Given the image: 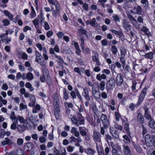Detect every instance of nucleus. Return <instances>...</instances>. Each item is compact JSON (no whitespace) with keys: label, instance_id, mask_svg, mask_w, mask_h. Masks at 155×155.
<instances>
[{"label":"nucleus","instance_id":"nucleus-57","mask_svg":"<svg viewBox=\"0 0 155 155\" xmlns=\"http://www.w3.org/2000/svg\"><path fill=\"white\" fill-rule=\"evenodd\" d=\"M44 136H41L39 137V141L41 143H44L46 142V138Z\"/></svg>","mask_w":155,"mask_h":155},{"label":"nucleus","instance_id":"nucleus-4","mask_svg":"<svg viewBox=\"0 0 155 155\" xmlns=\"http://www.w3.org/2000/svg\"><path fill=\"white\" fill-rule=\"evenodd\" d=\"M147 89L148 87H145L142 89L139 97L138 101L136 104L137 106H139L143 100L144 97L146 95L147 91Z\"/></svg>","mask_w":155,"mask_h":155},{"label":"nucleus","instance_id":"nucleus-51","mask_svg":"<svg viewBox=\"0 0 155 155\" xmlns=\"http://www.w3.org/2000/svg\"><path fill=\"white\" fill-rule=\"evenodd\" d=\"M111 146L113 148L112 150V153L113 155H116V154L118 153L117 150L115 149L116 147L114 145H112V144H111Z\"/></svg>","mask_w":155,"mask_h":155},{"label":"nucleus","instance_id":"nucleus-17","mask_svg":"<svg viewBox=\"0 0 155 155\" xmlns=\"http://www.w3.org/2000/svg\"><path fill=\"white\" fill-rule=\"evenodd\" d=\"M13 143L12 141L8 137L5 138V140L2 141L1 142V144L3 146L7 145L9 146L12 145Z\"/></svg>","mask_w":155,"mask_h":155},{"label":"nucleus","instance_id":"nucleus-37","mask_svg":"<svg viewBox=\"0 0 155 155\" xmlns=\"http://www.w3.org/2000/svg\"><path fill=\"white\" fill-rule=\"evenodd\" d=\"M153 53L152 52H150L147 54H146L144 55L145 58H147L150 59H152L153 58Z\"/></svg>","mask_w":155,"mask_h":155},{"label":"nucleus","instance_id":"nucleus-14","mask_svg":"<svg viewBox=\"0 0 155 155\" xmlns=\"http://www.w3.org/2000/svg\"><path fill=\"white\" fill-rule=\"evenodd\" d=\"M82 95L86 100H90V98L88 90L87 87H85L84 88L83 92L82 93Z\"/></svg>","mask_w":155,"mask_h":155},{"label":"nucleus","instance_id":"nucleus-34","mask_svg":"<svg viewBox=\"0 0 155 155\" xmlns=\"http://www.w3.org/2000/svg\"><path fill=\"white\" fill-rule=\"evenodd\" d=\"M63 98L67 100L68 99V94L67 92V90L66 88H64L63 90Z\"/></svg>","mask_w":155,"mask_h":155},{"label":"nucleus","instance_id":"nucleus-38","mask_svg":"<svg viewBox=\"0 0 155 155\" xmlns=\"http://www.w3.org/2000/svg\"><path fill=\"white\" fill-rule=\"evenodd\" d=\"M148 123V125L150 127L155 129V122L152 119L150 120Z\"/></svg>","mask_w":155,"mask_h":155},{"label":"nucleus","instance_id":"nucleus-29","mask_svg":"<svg viewBox=\"0 0 155 155\" xmlns=\"http://www.w3.org/2000/svg\"><path fill=\"white\" fill-rule=\"evenodd\" d=\"M107 78V76L104 74H102L101 75L100 74H97L96 75V78L98 80L101 81L102 79H105Z\"/></svg>","mask_w":155,"mask_h":155},{"label":"nucleus","instance_id":"nucleus-30","mask_svg":"<svg viewBox=\"0 0 155 155\" xmlns=\"http://www.w3.org/2000/svg\"><path fill=\"white\" fill-rule=\"evenodd\" d=\"M111 50L112 53L114 55L116 56L117 55V53L118 51V50L117 47L115 45H113L111 47Z\"/></svg>","mask_w":155,"mask_h":155},{"label":"nucleus","instance_id":"nucleus-9","mask_svg":"<svg viewBox=\"0 0 155 155\" xmlns=\"http://www.w3.org/2000/svg\"><path fill=\"white\" fill-rule=\"evenodd\" d=\"M49 52L51 54L53 55L58 60L57 61L60 64L64 63L66 65L67 64L66 63H64L63 58L61 56H58L55 53L53 48H50Z\"/></svg>","mask_w":155,"mask_h":155},{"label":"nucleus","instance_id":"nucleus-49","mask_svg":"<svg viewBox=\"0 0 155 155\" xmlns=\"http://www.w3.org/2000/svg\"><path fill=\"white\" fill-rule=\"evenodd\" d=\"M3 23V25L4 26H7L10 24V22L9 20L7 19H3L2 21Z\"/></svg>","mask_w":155,"mask_h":155},{"label":"nucleus","instance_id":"nucleus-33","mask_svg":"<svg viewBox=\"0 0 155 155\" xmlns=\"http://www.w3.org/2000/svg\"><path fill=\"white\" fill-rule=\"evenodd\" d=\"M120 57H124L127 53V51L125 48L124 47L121 48L120 49Z\"/></svg>","mask_w":155,"mask_h":155},{"label":"nucleus","instance_id":"nucleus-53","mask_svg":"<svg viewBox=\"0 0 155 155\" xmlns=\"http://www.w3.org/2000/svg\"><path fill=\"white\" fill-rule=\"evenodd\" d=\"M113 20L115 22L120 21V17L117 15H114L112 16Z\"/></svg>","mask_w":155,"mask_h":155},{"label":"nucleus","instance_id":"nucleus-48","mask_svg":"<svg viewBox=\"0 0 155 155\" xmlns=\"http://www.w3.org/2000/svg\"><path fill=\"white\" fill-rule=\"evenodd\" d=\"M141 3L144 7H147L149 6V3L147 0H141Z\"/></svg>","mask_w":155,"mask_h":155},{"label":"nucleus","instance_id":"nucleus-47","mask_svg":"<svg viewBox=\"0 0 155 155\" xmlns=\"http://www.w3.org/2000/svg\"><path fill=\"white\" fill-rule=\"evenodd\" d=\"M16 155H25L24 154V152L21 149H18L16 152Z\"/></svg>","mask_w":155,"mask_h":155},{"label":"nucleus","instance_id":"nucleus-26","mask_svg":"<svg viewBox=\"0 0 155 155\" xmlns=\"http://www.w3.org/2000/svg\"><path fill=\"white\" fill-rule=\"evenodd\" d=\"M39 20L37 18H36L34 20L32 21L33 23L36 30L38 29V28H39Z\"/></svg>","mask_w":155,"mask_h":155},{"label":"nucleus","instance_id":"nucleus-42","mask_svg":"<svg viewBox=\"0 0 155 155\" xmlns=\"http://www.w3.org/2000/svg\"><path fill=\"white\" fill-rule=\"evenodd\" d=\"M124 57H120V61L121 63L122 66L124 68L125 67L126 64L125 60L124 59Z\"/></svg>","mask_w":155,"mask_h":155},{"label":"nucleus","instance_id":"nucleus-19","mask_svg":"<svg viewBox=\"0 0 155 155\" xmlns=\"http://www.w3.org/2000/svg\"><path fill=\"white\" fill-rule=\"evenodd\" d=\"M123 147L124 153L125 155H132L128 146L124 145L123 146Z\"/></svg>","mask_w":155,"mask_h":155},{"label":"nucleus","instance_id":"nucleus-10","mask_svg":"<svg viewBox=\"0 0 155 155\" xmlns=\"http://www.w3.org/2000/svg\"><path fill=\"white\" fill-rule=\"evenodd\" d=\"M123 28L127 31H130L131 29V25L129 21L125 19H124L122 23Z\"/></svg>","mask_w":155,"mask_h":155},{"label":"nucleus","instance_id":"nucleus-60","mask_svg":"<svg viewBox=\"0 0 155 155\" xmlns=\"http://www.w3.org/2000/svg\"><path fill=\"white\" fill-rule=\"evenodd\" d=\"M52 15L54 17H56L58 15L60 14V12H58V11L55 10H53L52 11Z\"/></svg>","mask_w":155,"mask_h":155},{"label":"nucleus","instance_id":"nucleus-52","mask_svg":"<svg viewBox=\"0 0 155 155\" xmlns=\"http://www.w3.org/2000/svg\"><path fill=\"white\" fill-rule=\"evenodd\" d=\"M46 80L47 84L49 85H51V78L49 74H47V78H46Z\"/></svg>","mask_w":155,"mask_h":155},{"label":"nucleus","instance_id":"nucleus-16","mask_svg":"<svg viewBox=\"0 0 155 155\" xmlns=\"http://www.w3.org/2000/svg\"><path fill=\"white\" fill-rule=\"evenodd\" d=\"M53 99L54 103L55 105H59L60 104V101L58 95L56 93H54L53 95Z\"/></svg>","mask_w":155,"mask_h":155},{"label":"nucleus","instance_id":"nucleus-58","mask_svg":"<svg viewBox=\"0 0 155 155\" xmlns=\"http://www.w3.org/2000/svg\"><path fill=\"white\" fill-rule=\"evenodd\" d=\"M115 128L117 129L118 130H120V131L122 130V127L120 125H118L117 124H114Z\"/></svg>","mask_w":155,"mask_h":155},{"label":"nucleus","instance_id":"nucleus-56","mask_svg":"<svg viewBox=\"0 0 155 155\" xmlns=\"http://www.w3.org/2000/svg\"><path fill=\"white\" fill-rule=\"evenodd\" d=\"M75 91H72L70 93V95L73 99L76 98V92H75Z\"/></svg>","mask_w":155,"mask_h":155},{"label":"nucleus","instance_id":"nucleus-25","mask_svg":"<svg viewBox=\"0 0 155 155\" xmlns=\"http://www.w3.org/2000/svg\"><path fill=\"white\" fill-rule=\"evenodd\" d=\"M110 31L113 33L115 34L116 35H118L120 36L121 37H123L124 35V34L121 31L119 30L117 31L115 30L112 29L110 30Z\"/></svg>","mask_w":155,"mask_h":155},{"label":"nucleus","instance_id":"nucleus-2","mask_svg":"<svg viewBox=\"0 0 155 155\" xmlns=\"http://www.w3.org/2000/svg\"><path fill=\"white\" fill-rule=\"evenodd\" d=\"M101 120L103 125V126L101 127L100 132L103 135L105 134V130L108 128L109 126V121L108 120L106 115L102 114L101 117Z\"/></svg>","mask_w":155,"mask_h":155},{"label":"nucleus","instance_id":"nucleus-36","mask_svg":"<svg viewBox=\"0 0 155 155\" xmlns=\"http://www.w3.org/2000/svg\"><path fill=\"white\" fill-rule=\"evenodd\" d=\"M105 82L104 81H102L100 83V87L99 88L101 91L104 90L105 88Z\"/></svg>","mask_w":155,"mask_h":155},{"label":"nucleus","instance_id":"nucleus-32","mask_svg":"<svg viewBox=\"0 0 155 155\" xmlns=\"http://www.w3.org/2000/svg\"><path fill=\"white\" fill-rule=\"evenodd\" d=\"M133 145L137 151L139 153H142V150L139 145L135 143L134 142H133Z\"/></svg>","mask_w":155,"mask_h":155},{"label":"nucleus","instance_id":"nucleus-64","mask_svg":"<svg viewBox=\"0 0 155 155\" xmlns=\"http://www.w3.org/2000/svg\"><path fill=\"white\" fill-rule=\"evenodd\" d=\"M121 119L122 120V123L124 125L128 124V119L125 117H124L123 118H122Z\"/></svg>","mask_w":155,"mask_h":155},{"label":"nucleus","instance_id":"nucleus-8","mask_svg":"<svg viewBox=\"0 0 155 155\" xmlns=\"http://www.w3.org/2000/svg\"><path fill=\"white\" fill-rule=\"evenodd\" d=\"M127 16L132 24L136 28H139L140 25L132 15L131 14H127Z\"/></svg>","mask_w":155,"mask_h":155},{"label":"nucleus","instance_id":"nucleus-46","mask_svg":"<svg viewBox=\"0 0 155 155\" xmlns=\"http://www.w3.org/2000/svg\"><path fill=\"white\" fill-rule=\"evenodd\" d=\"M124 128L125 130L127 132V134H128L129 135H130V132L129 130V124H124Z\"/></svg>","mask_w":155,"mask_h":155},{"label":"nucleus","instance_id":"nucleus-11","mask_svg":"<svg viewBox=\"0 0 155 155\" xmlns=\"http://www.w3.org/2000/svg\"><path fill=\"white\" fill-rule=\"evenodd\" d=\"M143 109L144 110V116L145 118L148 120H151L152 117L149 108L147 106H145Z\"/></svg>","mask_w":155,"mask_h":155},{"label":"nucleus","instance_id":"nucleus-27","mask_svg":"<svg viewBox=\"0 0 155 155\" xmlns=\"http://www.w3.org/2000/svg\"><path fill=\"white\" fill-rule=\"evenodd\" d=\"M4 13L6 16L8 17L10 20L12 21L13 20V15L10 12L5 10L4 11Z\"/></svg>","mask_w":155,"mask_h":155},{"label":"nucleus","instance_id":"nucleus-55","mask_svg":"<svg viewBox=\"0 0 155 155\" xmlns=\"http://www.w3.org/2000/svg\"><path fill=\"white\" fill-rule=\"evenodd\" d=\"M69 141L70 143L76 142V138L74 136H71L69 139Z\"/></svg>","mask_w":155,"mask_h":155},{"label":"nucleus","instance_id":"nucleus-24","mask_svg":"<svg viewBox=\"0 0 155 155\" xmlns=\"http://www.w3.org/2000/svg\"><path fill=\"white\" fill-rule=\"evenodd\" d=\"M41 109V107L38 104L35 105L32 110V112L33 113H36L39 112Z\"/></svg>","mask_w":155,"mask_h":155},{"label":"nucleus","instance_id":"nucleus-1","mask_svg":"<svg viewBox=\"0 0 155 155\" xmlns=\"http://www.w3.org/2000/svg\"><path fill=\"white\" fill-rule=\"evenodd\" d=\"M10 118L13 122V123L11 126V129L12 130H14L16 129V125L18 124V120L21 124L24 123L25 121L24 118L23 117L19 115L16 116L14 112L13 111L11 112Z\"/></svg>","mask_w":155,"mask_h":155},{"label":"nucleus","instance_id":"nucleus-54","mask_svg":"<svg viewBox=\"0 0 155 155\" xmlns=\"http://www.w3.org/2000/svg\"><path fill=\"white\" fill-rule=\"evenodd\" d=\"M29 99L31 102H36V99L35 96L33 94H31L30 95Z\"/></svg>","mask_w":155,"mask_h":155},{"label":"nucleus","instance_id":"nucleus-18","mask_svg":"<svg viewBox=\"0 0 155 155\" xmlns=\"http://www.w3.org/2000/svg\"><path fill=\"white\" fill-rule=\"evenodd\" d=\"M137 121L139 124H142L144 121V118L142 114L140 113H139L137 115Z\"/></svg>","mask_w":155,"mask_h":155},{"label":"nucleus","instance_id":"nucleus-3","mask_svg":"<svg viewBox=\"0 0 155 155\" xmlns=\"http://www.w3.org/2000/svg\"><path fill=\"white\" fill-rule=\"evenodd\" d=\"M78 118L75 116H74L71 118V120L73 124L78 126L79 125L84 124V119L81 114L78 113L77 114Z\"/></svg>","mask_w":155,"mask_h":155},{"label":"nucleus","instance_id":"nucleus-41","mask_svg":"<svg viewBox=\"0 0 155 155\" xmlns=\"http://www.w3.org/2000/svg\"><path fill=\"white\" fill-rule=\"evenodd\" d=\"M52 5H55V7L56 10L58 11V12H60V5L58 1L54 2V4Z\"/></svg>","mask_w":155,"mask_h":155},{"label":"nucleus","instance_id":"nucleus-40","mask_svg":"<svg viewBox=\"0 0 155 155\" xmlns=\"http://www.w3.org/2000/svg\"><path fill=\"white\" fill-rule=\"evenodd\" d=\"M79 32L81 34L86 35V36L87 37V31L86 30L84 29L83 28L79 29L78 30Z\"/></svg>","mask_w":155,"mask_h":155},{"label":"nucleus","instance_id":"nucleus-35","mask_svg":"<svg viewBox=\"0 0 155 155\" xmlns=\"http://www.w3.org/2000/svg\"><path fill=\"white\" fill-rule=\"evenodd\" d=\"M33 75L32 73L31 72H28L27 73L26 79H27L28 81H31L33 80Z\"/></svg>","mask_w":155,"mask_h":155},{"label":"nucleus","instance_id":"nucleus-45","mask_svg":"<svg viewBox=\"0 0 155 155\" xmlns=\"http://www.w3.org/2000/svg\"><path fill=\"white\" fill-rule=\"evenodd\" d=\"M92 60L94 62L99 59L98 54L96 53L95 52L94 54V55L92 56Z\"/></svg>","mask_w":155,"mask_h":155},{"label":"nucleus","instance_id":"nucleus-5","mask_svg":"<svg viewBox=\"0 0 155 155\" xmlns=\"http://www.w3.org/2000/svg\"><path fill=\"white\" fill-rule=\"evenodd\" d=\"M116 82L114 79L111 78L106 83V88L108 90H112L115 86Z\"/></svg>","mask_w":155,"mask_h":155},{"label":"nucleus","instance_id":"nucleus-6","mask_svg":"<svg viewBox=\"0 0 155 155\" xmlns=\"http://www.w3.org/2000/svg\"><path fill=\"white\" fill-rule=\"evenodd\" d=\"M146 144L148 147H151L152 145V142L154 140L153 135L151 137L149 134H147L145 136Z\"/></svg>","mask_w":155,"mask_h":155},{"label":"nucleus","instance_id":"nucleus-50","mask_svg":"<svg viewBox=\"0 0 155 155\" xmlns=\"http://www.w3.org/2000/svg\"><path fill=\"white\" fill-rule=\"evenodd\" d=\"M133 69L135 71H137L139 68V65L137 64L136 61H134L133 63Z\"/></svg>","mask_w":155,"mask_h":155},{"label":"nucleus","instance_id":"nucleus-39","mask_svg":"<svg viewBox=\"0 0 155 155\" xmlns=\"http://www.w3.org/2000/svg\"><path fill=\"white\" fill-rule=\"evenodd\" d=\"M75 91L76 92V96L78 98L79 100V101L80 102L82 103L83 102L82 98L81 95L80 94L78 89H76L75 90Z\"/></svg>","mask_w":155,"mask_h":155},{"label":"nucleus","instance_id":"nucleus-7","mask_svg":"<svg viewBox=\"0 0 155 155\" xmlns=\"http://www.w3.org/2000/svg\"><path fill=\"white\" fill-rule=\"evenodd\" d=\"M114 72L117 74L115 82L117 86H120L124 83V79L123 75L121 73L117 74L116 72Z\"/></svg>","mask_w":155,"mask_h":155},{"label":"nucleus","instance_id":"nucleus-43","mask_svg":"<svg viewBox=\"0 0 155 155\" xmlns=\"http://www.w3.org/2000/svg\"><path fill=\"white\" fill-rule=\"evenodd\" d=\"M94 98L96 99H99L101 97V94L99 92L92 94Z\"/></svg>","mask_w":155,"mask_h":155},{"label":"nucleus","instance_id":"nucleus-63","mask_svg":"<svg viewBox=\"0 0 155 155\" xmlns=\"http://www.w3.org/2000/svg\"><path fill=\"white\" fill-rule=\"evenodd\" d=\"M101 42L102 46H106L108 44L107 41L106 39H104L102 40Z\"/></svg>","mask_w":155,"mask_h":155},{"label":"nucleus","instance_id":"nucleus-62","mask_svg":"<svg viewBox=\"0 0 155 155\" xmlns=\"http://www.w3.org/2000/svg\"><path fill=\"white\" fill-rule=\"evenodd\" d=\"M74 149V147L71 146H69L68 147L67 150L68 152H73Z\"/></svg>","mask_w":155,"mask_h":155},{"label":"nucleus","instance_id":"nucleus-23","mask_svg":"<svg viewBox=\"0 0 155 155\" xmlns=\"http://www.w3.org/2000/svg\"><path fill=\"white\" fill-rule=\"evenodd\" d=\"M71 132L73 134H74L75 136L78 137L80 136V134L78 131L77 130L76 128L75 127H72L71 130Z\"/></svg>","mask_w":155,"mask_h":155},{"label":"nucleus","instance_id":"nucleus-31","mask_svg":"<svg viewBox=\"0 0 155 155\" xmlns=\"http://www.w3.org/2000/svg\"><path fill=\"white\" fill-rule=\"evenodd\" d=\"M35 56L36 57L35 60V61L36 62H38L39 60H41L42 56L41 54L37 51H35Z\"/></svg>","mask_w":155,"mask_h":155},{"label":"nucleus","instance_id":"nucleus-21","mask_svg":"<svg viewBox=\"0 0 155 155\" xmlns=\"http://www.w3.org/2000/svg\"><path fill=\"white\" fill-rule=\"evenodd\" d=\"M141 31L143 32L144 34L148 37H150L152 36V34L149 31V29L145 26H143L142 29Z\"/></svg>","mask_w":155,"mask_h":155},{"label":"nucleus","instance_id":"nucleus-12","mask_svg":"<svg viewBox=\"0 0 155 155\" xmlns=\"http://www.w3.org/2000/svg\"><path fill=\"white\" fill-rule=\"evenodd\" d=\"M101 135L98 132L94 130L93 132V138L94 140L97 142H100L101 141Z\"/></svg>","mask_w":155,"mask_h":155},{"label":"nucleus","instance_id":"nucleus-15","mask_svg":"<svg viewBox=\"0 0 155 155\" xmlns=\"http://www.w3.org/2000/svg\"><path fill=\"white\" fill-rule=\"evenodd\" d=\"M110 131L111 134L116 139H119V135L117 131L115 130L114 128L110 127Z\"/></svg>","mask_w":155,"mask_h":155},{"label":"nucleus","instance_id":"nucleus-22","mask_svg":"<svg viewBox=\"0 0 155 155\" xmlns=\"http://www.w3.org/2000/svg\"><path fill=\"white\" fill-rule=\"evenodd\" d=\"M134 10L136 12V14L141 15V12H143V9L141 7L140 5H138L137 6H135L134 8Z\"/></svg>","mask_w":155,"mask_h":155},{"label":"nucleus","instance_id":"nucleus-20","mask_svg":"<svg viewBox=\"0 0 155 155\" xmlns=\"http://www.w3.org/2000/svg\"><path fill=\"white\" fill-rule=\"evenodd\" d=\"M84 151L87 155H94L95 151L90 147L84 149Z\"/></svg>","mask_w":155,"mask_h":155},{"label":"nucleus","instance_id":"nucleus-61","mask_svg":"<svg viewBox=\"0 0 155 155\" xmlns=\"http://www.w3.org/2000/svg\"><path fill=\"white\" fill-rule=\"evenodd\" d=\"M24 140L22 139L19 138L17 140V143L18 145L21 146Z\"/></svg>","mask_w":155,"mask_h":155},{"label":"nucleus","instance_id":"nucleus-44","mask_svg":"<svg viewBox=\"0 0 155 155\" xmlns=\"http://www.w3.org/2000/svg\"><path fill=\"white\" fill-rule=\"evenodd\" d=\"M132 85L131 87L132 90L134 91L135 93H136L137 92L136 90L134 91L136 89V85L137 84V82L135 81H132Z\"/></svg>","mask_w":155,"mask_h":155},{"label":"nucleus","instance_id":"nucleus-59","mask_svg":"<svg viewBox=\"0 0 155 155\" xmlns=\"http://www.w3.org/2000/svg\"><path fill=\"white\" fill-rule=\"evenodd\" d=\"M142 128L143 129V131L142 132V135L143 136V137H144L145 134L147 132V130L146 128V127H145V126L143 125H142Z\"/></svg>","mask_w":155,"mask_h":155},{"label":"nucleus","instance_id":"nucleus-28","mask_svg":"<svg viewBox=\"0 0 155 155\" xmlns=\"http://www.w3.org/2000/svg\"><path fill=\"white\" fill-rule=\"evenodd\" d=\"M8 31H6V33L5 34H2L0 35V38L1 40L3 43H5V41L6 40V37H7V35L8 34Z\"/></svg>","mask_w":155,"mask_h":155},{"label":"nucleus","instance_id":"nucleus-13","mask_svg":"<svg viewBox=\"0 0 155 155\" xmlns=\"http://www.w3.org/2000/svg\"><path fill=\"white\" fill-rule=\"evenodd\" d=\"M34 147L33 144L31 142H28L25 145L24 149L26 150V151L28 152L29 151H32V149Z\"/></svg>","mask_w":155,"mask_h":155}]
</instances>
